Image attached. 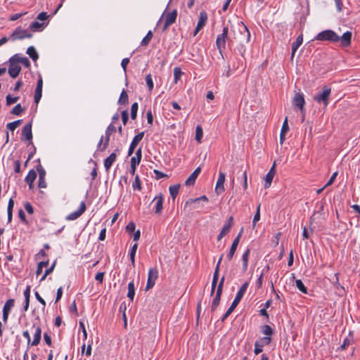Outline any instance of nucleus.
<instances>
[{
    "label": "nucleus",
    "mask_w": 360,
    "mask_h": 360,
    "mask_svg": "<svg viewBox=\"0 0 360 360\" xmlns=\"http://www.w3.org/2000/svg\"><path fill=\"white\" fill-rule=\"evenodd\" d=\"M49 264V261L46 262H40L37 265V269L36 271V274L37 276L40 275L42 272V269L44 267L46 266Z\"/></svg>",
    "instance_id": "nucleus-46"
},
{
    "label": "nucleus",
    "mask_w": 360,
    "mask_h": 360,
    "mask_svg": "<svg viewBox=\"0 0 360 360\" xmlns=\"http://www.w3.org/2000/svg\"><path fill=\"white\" fill-rule=\"evenodd\" d=\"M224 282V276H223L221 278L219 283L218 284L216 295H215V297L214 298L212 305H211L212 311H214L217 309V307H218V305L219 304V302L221 300V295L222 290H223Z\"/></svg>",
    "instance_id": "nucleus-6"
},
{
    "label": "nucleus",
    "mask_w": 360,
    "mask_h": 360,
    "mask_svg": "<svg viewBox=\"0 0 360 360\" xmlns=\"http://www.w3.org/2000/svg\"><path fill=\"white\" fill-rule=\"evenodd\" d=\"M42 86H43V80H42V78L40 77L37 81V86L35 89V92H34V103L36 104L39 103V102L41 98Z\"/></svg>",
    "instance_id": "nucleus-18"
},
{
    "label": "nucleus",
    "mask_w": 360,
    "mask_h": 360,
    "mask_svg": "<svg viewBox=\"0 0 360 360\" xmlns=\"http://www.w3.org/2000/svg\"><path fill=\"white\" fill-rule=\"evenodd\" d=\"M146 84L150 91H152L153 89V82L151 75L149 74L146 77Z\"/></svg>",
    "instance_id": "nucleus-49"
},
{
    "label": "nucleus",
    "mask_w": 360,
    "mask_h": 360,
    "mask_svg": "<svg viewBox=\"0 0 360 360\" xmlns=\"http://www.w3.org/2000/svg\"><path fill=\"white\" fill-rule=\"evenodd\" d=\"M352 34L351 32L347 31L345 32L342 37H340L341 46L343 47L349 46L351 44Z\"/></svg>",
    "instance_id": "nucleus-22"
},
{
    "label": "nucleus",
    "mask_w": 360,
    "mask_h": 360,
    "mask_svg": "<svg viewBox=\"0 0 360 360\" xmlns=\"http://www.w3.org/2000/svg\"><path fill=\"white\" fill-rule=\"evenodd\" d=\"M126 230L128 232H134L135 231V224L134 222H129L126 226Z\"/></svg>",
    "instance_id": "nucleus-63"
},
{
    "label": "nucleus",
    "mask_w": 360,
    "mask_h": 360,
    "mask_svg": "<svg viewBox=\"0 0 360 360\" xmlns=\"http://www.w3.org/2000/svg\"><path fill=\"white\" fill-rule=\"evenodd\" d=\"M288 131H289V126L288 124V117H286L283 123L282 128H281V133H280L279 139H280L281 144L283 143V142L285 139V134Z\"/></svg>",
    "instance_id": "nucleus-26"
},
{
    "label": "nucleus",
    "mask_w": 360,
    "mask_h": 360,
    "mask_svg": "<svg viewBox=\"0 0 360 360\" xmlns=\"http://www.w3.org/2000/svg\"><path fill=\"white\" fill-rule=\"evenodd\" d=\"M235 308H236V307H234L233 305L231 304L230 306V307L228 309V310L226 311V312L223 316L221 321H224L232 313V311L234 310Z\"/></svg>",
    "instance_id": "nucleus-56"
},
{
    "label": "nucleus",
    "mask_w": 360,
    "mask_h": 360,
    "mask_svg": "<svg viewBox=\"0 0 360 360\" xmlns=\"http://www.w3.org/2000/svg\"><path fill=\"white\" fill-rule=\"evenodd\" d=\"M153 172L155 174L156 179H160L161 178L167 176V174H164L163 172H162L158 169H154Z\"/></svg>",
    "instance_id": "nucleus-58"
},
{
    "label": "nucleus",
    "mask_w": 360,
    "mask_h": 360,
    "mask_svg": "<svg viewBox=\"0 0 360 360\" xmlns=\"http://www.w3.org/2000/svg\"><path fill=\"white\" fill-rule=\"evenodd\" d=\"M202 135H203V131H202V129L200 126H197L196 127V129H195V140L200 143L201 142V139L202 138Z\"/></svg>",
    "instance_id": "nucleus-40"
},
{
    "label": "nucleus",
    "mask_w": 360,
    "mask_h": 360,
    "mask_svg": "<svg viewBox=\"0 0 360 360\" xmlns=\"http://www.w3.org/2000/svg\"><path fill=\"white\" fill-rule=\"evenodd\" d=\"M117 159V154L115 153H112L105 160H104V167L106 171H108L110 168L112 167V164Z\"/></svg>",
    "instance_id": "nucleus-27"
},
{
    "label": "nucleus",
    "mask_w": 360,
    "mask_h": 360,
    "mask_svg": "<svg viewBox=\"0 0 360 360\" xmlns=\"http://www.w3.org/2000/svg\"><path fill=\"white\" fill-rule=\"evenodd\" d=\"M331 94V88L328 86H323L322 91L314 95V100L318 103H323L326 107L329 103V98Z\"/></svg>",
    "instance_id": "nucleus-1"
},
{
    "label": "nucleus",
    "mask_w": 360,
    "mask_h": 360,
    "mask_svg": "<svg viewBox=\"0 0 360 360\" xmlns=\"http://www.w3.org/2000/svg\"><path fill=\"white\" fill-rule=\"evenodd\" d=\"M207 20V15L205 11H201L200 13L199 20L198 22L197 26L194 31L193 35L195 36L198 32L205 25L206 22Z\"/></svg>",
    "instance_id": "nucleus-14"
},
{
    "label": "nucleus",
    "mask_w": 360,
    "mask_h": 360,
    "mask_svg": "<svg viewBox=\"0 0 360 360\" xmlns=\"http://www.w3.org/2000/svg\"><path fill=\"white\" fill-rule=\"evenodd\" d=\"M153 37V32L151 31H149L146 36L142 39L141 42V46H147L149 42L150 41L151 39Z\"/></svg>",
    "instance_id": "nucleus-42"
},
{
    "label": "nucleus",
    "mask_w": 360,
    "mask_h": 360,
    "mask_svg": "<svg viewBox=\"0 0 360 360\" xmlns=\"http://www.w3.org/2000/svg\"><path fill=\"white\" fill-rule=\"evenodd\" d=\"M135 295V288L134 284L133 282H130L128 284V293L127 297L131 300H133Z\"/></svg>",
    "instance_id": "nucleus-35"
},
{
    "label": "nucleus",
    "mask_w": 360,
    "mask_h": 360,
    "mask_svg": "<svg viewBox=\"0 0 360 360\" xmlns=\"http://www.w3.org/2000/svg\"><path fill=\"white\" fill-rule=\"evenodd\" d=\"M42 26H43L42 23H40L37 21H34L30 24V28L34 31H37V30L41 29L42 27Z\"/></svg>",
    "instance_id": "nucleus-48"
},
{
    "label": "nucleus",
    "mask_w": 360,
    "mask_h": 360,
    "mask_svg": "<svg viewBox=\"0 0 360 360\" xmlns=\"http://www.w3.org/2000/svg\"><path fill=\"white\" fill-rule=\"evenodd\" d=\"M293 104L297 106L300 111H303L304 105L305 104V101L304 98V95L300 93L295 94L293 98Z\"/></svg>",
    "instance_id": "nucleus-17"
},
{
    "label": "nucleus",
    "mask_w": 360,
    "mask_h": 360,
    "mask_svg": "<svg viewBox=\"0 0 360 360\" xmlns=\"http://www.w3.org/2000/svg\"><path fill=\"white\" fill-rule=\"evenodd\" d=\"M15 60L18 61V63L20 62L26 67H29L30 65V60L26 57L15 58Z\"/></svg>",
    "instance_id": "nucleus-54"
},
{
    "label": "nucleus",
    "mask_w": 360,
    "mask_h": 360,
    "mask_svg": "<svg viewBox=\"0 0 360 360\" xmlns=\"http://www.w3.org/2000/svg\"><path fill=\"white\" fill-rule=\"evenodd\" d=\"M180 188V184H176L170 186L169 188V193L173 199V200H175L176 197L177 196L179 191Z\"/></svg>",
    "instance_id": "nucleus-30"
},
{
    "label": "nucleus",
    "mask_w": 360,
    "mask_h": 360,
    "mask_svg": "<svg viewBox=\"0 0 360 360\" xmlns=\"http://www.w3.org/2000/svg\"><path fill=\"white\" fill-rule=\"evenodd\" d=\"M117 131L115 126L113 124H110L108 125L105 130V136L110 137L111 134L115 133Z\"/></svg>",
    "instance_id": "nucleus-44"
},
{
    "label": "nucleus",
    "mask_w": 360,
    "mask_h": 360,
    "mask_svg": "<svg viewBox=\"0 0 360 360\" xmlns=\"http://www.w3.org/2000/svg\"><path fill=\"white\" fill-rule=\"evenodd\" d=\"M104 272H98L96 274L95 276L96 281H98L99 283H102L104 278Z\"/></svg>",
    "instance_id": "nucleus-59"
},
{
    "label": "nucleus",
    "mask_w": 360,
    "mask_h": 360,
    "mask_svg": "<svg viewBox=\"0 0 360 360\" xmlns=\"http://www.w3.org/2000/svg\"><path fill=\"white\" fill-rule=\"evenodd\" d=\"M146 117H147L148 123L149 124H153V114H152V111L150 110L147 111V112H146Z\"/></svg>",
    "instance_id": "nucleus-60"
},
{
    "label": "nucleus",
    "mask_w": 360,
    "mask_h": 360,
    "mask_svg": "<svg viewBox=\"0 0 360 360\" xmlns=\"http://www.w3.org/2000/svg\"><path fill=\"white\" fill-rule=\"evenodd\" d=\"M275 165L276 164L274 163V165H272L271 168L270 169V170L269 171V172L267 173V174L266 175V177H265V184H264V186L265 188H269L272 182V180L274 179V176L275 175Z\"/></svg>",
    "instance_id": "nucleus-25"
},
{
    "label": "nucleus",
    "mask_w": 360,
    "mask_h": 360,
    "mask_svg": "<svg viewBox=\"0 0 360 360\" xmlns=\"http://www.w3.org/2000/svg\"><path fill=\"white\" fill-rule=\"evenodd\" d=\"M13 305H14V300H13V299L8 300L4 306L3 311L9 313L11 309L13 307Z\"/></svg>",
    "instance_id": "nucleus-39"
},
{
    "label": "nucleus",
    "mask_w": 360,
    "mask_h": 360,
    "mask_svg": "<svg viewBox=\"0 0 360 360\" xmlns=\"http://www.w3.org/2000/svg\"><path fill=\"white\" fill-rule=\"evenodd\" d=\"M226 174L222 172H219V177L216 184L215 192L219 195L224 191V184L225 182Z\"/></svg>",
    "instance_id": "nucleus-10"
},
{
    "label": "nucleus",
    "mask_w": 360,
    "mask_h": 360,
    "mask_svg": "<svg viewBox=\"0 0 360 360\" xmlns=\"http://www.w3.org/2000/svg\"><path fill=\"white\" fill-rule=\"evenodd\" d=\"M229 29L227 27H224L223 29L222 34H219L216 40V45L219 52L221 53L222 49L225 48L226 39L227 37Z\"/></svg>",
    "instance_id": "nucleus-9"
},
{
    "label": "nucleus",
    "mask_w": 360,
    "mask_h": 360,
    "mask_svg": "<svg viewBox=\"0 0 360 360\" xmlns=\"http://www.w3.org/2000/svg\"><path fill=\"white\" fill-rule=\"evenodd\" d=\"M200 167H197L194 172L186 180L185 184L188 186H193L195 184V179L200 172Z\"/></svg>",
    "instance_id": "nucleus-24"
},
{
    "label": "nucleus",
    "mask_w": 360,
    "mask_h": 360,
    "mask_svg": "<svg viewBox=\"0 0 360 360\" xmlns=\"http://www.w3.org/2000/svg\"><path fill=\"white\" fill-rule=\"evenodd\" d=\"M26 53L34 61H36L39 58L38 53L34 46L28 47Z\"/></svg>",
    "instance_id": "nucleus-31"
},
{
    "label": "nucleus",
    "mask_w": 360,
    "mask_h": 360,
    "mask_svg": "<svg viewBox=\"0 0 360 360\" xmlns=\"http://www.w3.org/2000/svg\"><path fill=\"white\" fill-rule=\"evenodd\" d=\"M200 200H203V201H208V198L205 196V195H202L199 198H190L188 199L186 203H185V205H184V209H186L187 207V206L191 203H194V202H199Z\"/></svg>",
    "instance_id": "nucleus-33"
},
{
    "label": "nucleus",
    "mask_w": 360,
    "mask_h": 360,
    "mask_svg": "<svg viewBox=\"0 0 360 360\" xmlns=\"http://www.w3.org/2000/svg\"><path fill=\"white\" fill-rule=\"evenodd\" d=\"M163 16L165 18V22L162 30L165 31L169 26L175 22L177 17V11L174 9L170 13H164L162 17Z\"/></svg>",
    "instance_id": "nucleus-8"
},
{
    "label": "nucleus",
    "mask_w": 360,
    "mask_h": 360,
    "mask_svg": "<svg viewBox=\"0 0 360 360\" xmlns=\"http://www.w3.org/2000/svg\"><path fill=\"white\" fill-rule=\"evenodd\" d=\"M37 178V173L34 169L29 171L25 176V181L29 185L30 188H32V184Z\"/></svg>",
    "instance_id": "nucleus-28"
},
{
    "label": "nucleus",
    "mask_w": 360,
    "mask_h": 360,
    "mask_svg": "<svg viewBox=\"0 0 360 360\" xmlns=\"http://www.w3.org/2000/svg\"><path fill=\"white\" fill-rule=\"evenodd\" d=\"M164 201V197L162 193H160L159 195H156L152 202H155V213L157 214H160L162 212V205Z\"/></svg>",
    "instance_id": "nucleus-12"
},
{
    "label": "nucleus",
    "mask_w": 360,
    "mask_h": 360,
    "mask_svg": "<svg viewBox=\"0 0 360 360\" xmlns=\"http://www.w3.org/2000/svg\"><path fill=\"white\" fill-rule=\"evenodd\" d=\"M30 290H31V287L30 285H27L25 290L24 291V297H25L24 310L25 311H27L29 309Z\"/></svg>",
    "instance_id": "nucleus-29"
},
{
    "label": "nucleus",
    "mask_w": 360,
    "mask_h": 360,
    "mask_svg": "<svg viewBox=\"0 0 360 360\" xmlns=\"http://www.w3.org/2000/svg\"><path fill=\"white\" fill-rule=\"evenodd\" d=\"M38 186L39 188H46V181H45V177L39 178Z\"/></svg>",
    "instance_id": "nucleus-62"
},
{
    "label": "nucleus",
    "mask_w": 360,
    "mask_h": 360,
    "mask_svg": "<svg viewBox=\"0 0 360 360\" xmlns=\"http://www.w3.org/2000/svg\"><path fill=\"white\" fill-rule=\"evenodd\" d=\"M121 117H122V123H123V125H126L128 120H129V114H128V111L127 110H123L122 112H121Z\"/></svg>",
    "instance_id": "nucleus-53"
},
{
    "label": "nucleus",
    "mask_w": 360,
    "mask_h": 360,
    "mask_svg": "<svg viewBox=\"0 0 360 360\" xmlns=\"http://www.w3.org/2000/svg\"><path fill=\"white\" fill-rule=\"evenodd\" d=\"M315 39L319 41H328L330 42H337L340 41V37L333 30H326L319 32Z\"/></svg>",
    "instance_id": "nucleus-2"
},
{
    "label": "nucleus",
    "mask_w": 360,
    "mask_h": 360,
    "mask_svg": "<svg viewBox=\"0 0 360 360\" xmlns=\"http://www.w3.org/2000/svg\"><path fill=\"white\" fill-rule=\"evenodd\" d=\"M14 169L16 173H20V161L19 160H17L14 162Z\"/></svg>",
    "instance_id": "nucleus-64"
},
{
    "label": "nucleus",
    "mask_w": 360,
    "mask_h": 360,
    "mask_svg": "<svg viewBox=\"0 0 360 360\" xmlns=\"http://www.w3.org/2000/svg\"><path fill=\"white\" fill-rule=\"evenodd\" d=\"M295 285L297 287V288L300 291L302 292V293L304 294H308V289L304 285V284L303 283V282L302 281V280L300 279H297L295 281Z\"/></svg>",
    "instance_id": "nucleus-32"
},
{
    "label": "nucleus",
    "mask_w": 360,
    "mask_h": 360,
    "mask_svg": "<svg viewBox=\"0 0 360 360\" xmlns=\"http://www.w3.org/2000/svg\"><path fill=\"white\" fill-rule=\"evenodd\" d=\"M37 170L39 172V178L45 177L46 172L41 165L37 167Z\"/></svg>",
    "instance_id": "nucleus-57"
},
{
    "label": "nucleus",
    "mask_w": 360,
    "mask_h": 360,
    "mask_svg": "<svg viewBox=\"0 0 360 360\" xmlns=\"http://www.w3.org/2000/svg\"><path fill=\"white\" fill-rule=\"evenodd\" d=\"M128 103V95L124 89L122 90L120 98L118 100V103L120 105H124Z\"/></svg>",
    "instance_id": "nucleus-36"
},
{
    "label": "nucleus",
    "mask_w": 360,
    "mask_h": 360,
    "mask_svg": "<svg viewBox=\"0 0 360 360\" xmlns=\"http://www.w3.org/2000/svg\"><path fill=\"white\" fill-rule=\"evenodd\" d=\"M158 278V270L155 268H150L148 274L147 284L146 290L151 289L155 283L156 280Z\"/></svg>",
    "instance_id": "nucleus-4"
},
{
    "label": "nucleus",
    "mask_w": 360,
    "mask_h": 360,
    "mask_svg": "<svg viewBox=\"0 0 360 360\" xmlns=\"http://www.w3.org/2000/svg\"><path fill=\"white\" fill-rule=\"evenodd\" d=\"M32 139V122L25 124L22 130L21 140L31 141Z\"/></svg>",
    "instance_id": "nucleus-13"
},
{
    "label": "nucleus",
    "mask_w": 360,
    "mask_h": 360,
    "mask_svg": "<svg viewBox=\"0 0 360 360\" xmlns=\"http://www.w3.org/2000/svg\"><path fill=\"white\" fill-rule=\"evenodd\" d=\"M337 176H338V172H334L332 174V176H330V178L329 179V180L328 181V182L324 186V188H326L327 186H330L331 184H333L334 181H335V179H336Z\"/></svg>",
    "instance_id": "nucleus-55"
},
{
    "label": "nucleus",
    "mask_w": 360,
    "mask_h": 360,
    "mask_svg": "<svg viewBox=\"0 0 360 360\" xmlns=\"http://www.w3.org/2000/svg\"><path fill=\"white\" fill-rule=\"evenodd\" d=\"M18 97H12L10 95H8L6 96V105H11L17 102V101L18 100Z\"/></svg>",
    "instance_id": "nucleus-52"
},
{
    "label": "nucleus",
    "mask_w": 360,
    "mask_h": 360,
    "mask_svg": "<svg viewBox=\"0 0 360 360\" xmlns=\"http://www.w3.org/2000/svg\"><path fill=\"white\" fill-rule=\"evenodd\" d=\"M25 208L26 210V211L30 214H33L34 212V209H33V207L32 206V205L27 202L25 204Z\"/></svg>",
    "instance_id": "nucleus-61"
},
{
    "label": "nucleus",
    "mask_w": 360,
    "mask_h": 360,
    "mask_svg": "<svg viewBox=\"0 0 360 360\" xmlns=\"http://www.w3.org/2000/svg\"><path fill=\"white\" fill-rule=\"evenodd\" d=\"M271 342V337H263L255 343L254 352L256 355L259 354L263 351V347L265 345H269Z\"/></svg>",
    "instance_id": "nucleus-7"
},
{
    "label": "nucleus",
    "mask_w": 360,
    "mask_h": 360,
    "mask_svg": "<svg viewBox=\"0 0 360 360\" xmlns=\"http://www.w3.org/2000/svg\"><path fill=\"white\" fill-rule=\"evenodd\" d=\"M262 332L263 334L266 335V337H270L273 333V329L269 325H264L262 327Z\"/></svg>",
    "instance_id": "nucleus-41"
},
{
    "label": "nucleus",
    "mask_w": 360,
    "mask_h": 360,
    "mask_svg": "<svg viewBox=\"0 0 360 360\" xmlns=\"http://www.w3.org/2000/svg\"><path fill=\"white\" fill-rule=\"evenodd\" d=\"M34 328V339L31 342V346H37L39 344L41 338V329L39 326H33Z\"/></svg>",
    "instance_id": "nucleus-21"
},
{
    "label": "nucleus",
    "mask_w": 360,
    "mask_h": 360,
    "mask_svg": "<svg viewBox=\"0 0 360 360\" xmlns=\"http://www.w3.org/2000/svg\"><path fill=\"white\" fill-rule=\"evenodd\" d=\"M140 162H141L140 160L136 159V158H135V157H132L131 158V171H130V172L132 175L134 174L135 171H136V165H138L140 163Z\"/></svg>",
    "instance_id": "nucleus-37"
},
{
    "label": "nucleus",
    "mask_w": 360,
    "mask_h": 360,
    "mask_svg": "<svg viewBox=\"0 0 360 360\" xmlns=\"http://www.w3.org/2000/svg\"><path fill=\"white\" fill-rule=\"evenodd\" d=\"M32 37V34L30 32L19 26L11 34L10 38L12 41H15L18 39H23L25 38H31Z\"/></svg>",
    "instance_id": "nucleus-3"
},
{
    "label": "nucleus",
    "mask_w": 360,
    "mask_h": 360,
    "mask_svg": "<svg viewBox=\"0 0 360 360\" xmlns=\"http://www.w3.org/2000/svg\"><path fill=\"white\" fill-rule=\"evenodd\" d=\"M260 219V204L258 205L257 212L254 216V219L252 221V226L254 227L255 226V224L257 221H258Z\"/></svg>",
    "instance_id": "nucleus-50"
},
{
    "label": "nucleus",
    "mask_w": 360,
    "mask_h": 360,
    "mask_svg": "<svg viewBox=\"0 0 360 360\" xmlns=\"http://www.w3.org/2000/svg\"><path fill=\"white\" fill-rule=\"evenodd\" d=\"M143 136H144V132L142 131V132L139 133L134 137V139L130 144L129 150H128L129 156H130L133 154L136 147L137 146L139 143L142 140Z\"/></svg>",
    "instance_id": "nucleus-11"
},
{
    "label": "nucleus",
    "mask_w": 360,
    "mask_h": 360,
    "mask_svg": "<svg viewBox=\"0 0 360 360\" xmlns=\"http://www.w3.org/2000/svg\"><path fill=\"white\" fill-rule=\"evenodd\" d=\"M132 187L134 190L135 189H138V190L141 189V181L139 179V177L138 175H136L135 177V181L133 182Z\"/></svg>",
    "instance_id": "nucleus-51"
},
{
    "label": "nucleus",
    "mask_w": 360,
    "mask_h": 360,
    "mask_svg": "<svg viewBox=\"0 0 360 360\" xmlns=\"http://www.w3.org/2000/svg\"><path fill=\"white\" fill-rule=\"evenodd\" d=\"M86 210V204L83 201L81 202L79 208L78 210L70 213L69 215L67 216L66 219L68 220H75L79 218Z\"/></svg>",
    "instance_id": "nucleus-15"
},
{
    "label": "nucleus",
    "mask_w": 360,
    "mask_h": 360,
    "mask_svg": "<svg viewBox=\"0 0 360 360\" xmlns=\"http://www.w3.org/2000/svg\"><path fill=\"white\" fill-rule=\"evenodd\" d=\"M22 123L21 120H18L10 123H8L6 128L11 131H14L20 124Z\"/></svg>",
    "instance_id": "nucleus-38"
},
{
    "label": "nucleus",
    "mask_w": 360,
    "mask_h": 360,
    "mask_svg": "<svg viewBox=\"0 0 360 360\" xmlns=\"http://www.w3.org/2000/svg\"><path fill=\"white\" fill-rule=\"evenodd\" d=\"M302 42H303V35H302V34H301L297 37L296 40L292 44V53H291V57H290L291 60H292L295 52L297 51L298 48L301 46Z\"/></svg>",
    "instance_id": "nucleus-23"
},
{
    "label": "nucleus",
    "mask_w": 360,
    "mask_h": 360,
    "mask_svg": "<svg viewBox=\"0 0 360 360\" xmlns=\"http://www.w3.org/2000/svg\"><path fill=\"white\" fill-rule=\"evenodd\" d=\"M15 56H16L12 57L10 59L8 74L12 78H16L21 70V67L18 65V61L15 60Z\"/></svg>",
    "instance_id": "nucleus-5"
},
{
    "label": "nucleus",
    "mask_w": 360,
    "mask_h": 360,
    "mask_svg": "<svg viewBox=\"0 0 360 360\" xmlns=\"http://www.w3.org/2000/svg\"><path fill=\"white\" fill-rule=\"evenodd\" d=\"M222 257L223 255H221L218 261V263L217 264V266L215 268V270H214V275H213V279H212V290H211V295H213L214 292V290H215V288H216V285H217V281H218V278H219V264L221 263V261L222 259Z\"/></svg>",
    "instance_id": "nucleus-20"
},
{
    "label": "nucleus",
    "mask_w": 360,
    "mask_h": 360,
    "mask_svg": "<svg viewBox=\"0 0 360 360\" xmlns=\"http://www.w3.org/2000/svg\"><path fill=\"white\" fill-rule=\"evenodd\" d=\"M138 107H139V105H138L137 103H134L131 105V117L133 120H135L136 118Z\"/></svg>",
    "instance_id": "nucleus-43"
},
{
    "label": "nucleus",
    "mask_w": 360,
    "mask_h": 360,
    "mask_svg": "<svg viewBox=\"0 0 360 360\" xmlns=\"http://www.w3.org/2000/svg\"><path fill=\"white\" fill-rule=\"evenodd\" d=\"M243 231V229H241V231H240V233H238V235L236 236V238L234 239L232 245H231V249L229 250V254L227 255V258L229 260H231L236 252V250L237 248V246L239 243V241H240V236H241V233Z\"/></svg>",
    "instance_id": "nucleus-19"
},
{
    "label": "nucleus",
    "mask_w": 360,
    "mask_h": 360,
    "mask_svg": "<svg viewBox=\"0 0 360 360\" xmlns=\"http://www.w3.org/2000/svg\"><path fill=\"white\" fill-rule=\"evenodd\" d=\"M25 109L22 108L20 103H18L12 109L11 113L15 115H19Z\"/></svg>",
    "instance_id": "nucleus-45"
},
{
    "label": "nucleus",
    "mask_w": 360,
    "mask_h": 360,
    "mask_svg": "<svg viewBox=\"0 0 360 360\" xmlns=\"http://www.w3.org/2000/svg\"><path fill=\"white\" fill-rule=\"evenodd\" d=\"M232 219H233V217H231L229 219V220L224 224V225L223 226V228L221 231V232H222V233H224L226 235L230 231V229L232 226Z\"/></svg>",
    "instance_id": "nucleus-34"
},
{
    "label": "nucleus",
    "mask_w": 360,
    "mask_h": 360,
    "mask_svg": "<svg viewBox=\"0 0 360 360\" xmlns=\"http://www.w3.org/2000/svg\"><path fill=\"white\" fill-rule=\"evenodd\" d=\"M247 288H248V282H245L242 285L241 288L237 292L236 296L231 304L232 305H233L236 307H237V305L240 302L242 297H243Z\"/></svg>",
    "instance_id": "nucleus-16"
},
{
    "label": "nucleus",
    "mask_w": 360,
    "mask_h": 360,
    "mask_svg": "<svg viewBox=\"0 0 360 360\" xmlns=\"http://www.w3.org/2000/svg\"><path fill=\"white\" fill-rule=\"evenodd\" d=\"M182 75V72L180 68L176 67L174 69V82L175 83L177 82V81L179 79L180 77Z\"/></svg>",
    "instance_id": "nucleus-47"
}]
</instances>
